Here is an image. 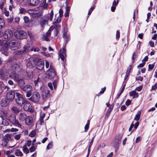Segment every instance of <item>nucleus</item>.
I'll list each match as a JSON object with an SVG mask.
<instances>
[{
	"mask_svg": "<svg viewBox=\"0 0 157 157\" xmlns=\"http://www.w3.org/2000/svg\"><path fill=\"white\" fill-rule=\"evenodd\" d=\"M10 77L11 78L14 79L15 81H17L18 82L19 86L21 89L24 86L25 84L24 79L21 78L19 75L16 74V72L15 74H12L11 75H10Z\"/></svg>",
	"mask_w": 157,
	"mask_h": 157,
	"instance_id": "obj_2",
	"label": "nucleus"
},
{
	"mask_svg": "<svg viewBox=\"0 0 157 157\" xmlns=\"http://www.w3.org/2000/svg\"><path fill=\"white\" fill-rule=\"evenodd\" d=\"M11 109V110L15 113H17L20 111V109L16 106H13L12 107Z\"/></svg>",
	"mask_w": 157,
	"mask_h": 157,
	"instance_id": "obj_26",
	"label": "nucleus"
},
{
	"mask_svg": "<svg viewBox=\"0 0 157 157\" xmlns=\"http://www.w3.org/2000/svg\"><path fill=\"white\" fill-rule=\"evenodd\" d=\"M94 7H91L90 8V9L89 12H88V15H90V14L92 12V11L94 10Z\"/></svg>",
	"mask_w": 157,
	"mask_h": 157,
	"instance_id": "obj_64",
	"label": "nucleus"
},
{
	"mask_svg": "<svg viewBox=\"0 0 157 157\" xmlns=\"http://www.w3.org/2000/svg\"><path fill=\"white\" fill-rule=\"evenodd\" d=\"M6 118L13 124L18 126H21V124L19 123L18 121L16 119V116L14 114H11L10 115H6Z\"/></svg>",
	"mask_w": 157,
	"mask_h": 157,
	"instance_id": "obj_4",
	"label": "nucleus"
},
{
	"mask_svg": "<svg viewBox=\"0 0 157 157\" xmlns=\"http://www.w3.org/2000/svg\"><path fill=\"white\" fill-rule=\"evenodd\" d=\"M27 117V116L25 113H21L19 114L18 118L20 121H25Z\"/></svg>",
	"mask_w": 157,
	"mask_h": 157,
	"instance_id": "obj_20",
	"label": "nucleus"
},
{
	"mask_svg": "<svg viewBox=\"0 0 157 157\" xmlns=\"http://www.w3.org/2000/svg\"><path fill=\"white\" fill-rule=\"evenodd\" d=\"M24 20L25 23H28L29 21V18L27 16H25L24 17Z\"/></svg>",
	"mask_w": 157,
	"mask_h": 157,
	"instance_id": "obj_48",
	"label": "nucleus"
},
{
	"mask_svg": "<svg viewBox=\"0 0 157 157\" xmlns=\"http://www.w3.org/2000/svg\"><path fill=\"white\" fill-rule=\"evenodd\" d=\"M39 50V49L38 47H33L30 49L31 51H34L35 52H38Z\"/></svg>",
	"mask_w": 157,
	"mask_h": 157,
	"instance_id": "obj_43",
	"label": "nucleus"
},
{
	"mask_svg": "<svg viewBox=\"0 0 157 157\" xmlns=\"http://www.w3.org/2000/svg\"><path fill=\"white\" fill-rule=\"evenodd\" d=\"M157 88V83H156L154 86L152 87L151 89V91L154 90Z\"/></svg>",
	"mask_w": 157,
	"mask_h": 157,
	"instance_id": "obj_50",
	"label": "nucleus"
},
{
	"mask_svg": "<svg viewBox=\"0 0 157 157\" xmlns=\"http://www.w3.org/2000/svg\"><path fill=\"white\" fill-rule=\"evenodd\" d=\"M30 49H30V48L29 46H26L24 47V49L23 51H17L16 52V53L18 55L25 54L31 51Z\"/></svg>",
	"mask_w": 157,
	"mask_h": 157,
	"instance_id": "obj_12",
	"label": "nucleus"
},
{
	"mask_svg": "<svg viewBox=\"0 0 157 157\" xmlns=\"http://www.w3.org/2000/svg\"><path fill=\"white\" fill-rule=\"evenodd\" d=\"M24 91L26 92L29 91H32L33 89L32 86L29 85H27L24 86L21 89Z\"/></svg>",
	"mask_w": 157,
	"mask_h": 157,
	"instance_id": "obj_21",
	"label": "nucleus"
},
{
	"mask_svg": "<svg viewBox=\"0 0 157 157\" xmlns=\"http://www.w3.org/2000/svg\"><path fill=\"white\" fill-rule=\"evenodd\" d=\"M129 95L130 96L133 97V98H137L138 97V94L136 91L133 90L129 92Z\"/></svg>",
	"mask_w": 157,
	"mask_h": 157,
	"instance_id": "obj_23",
	"label": "nucleus"
},
{
	"mask_svg": "<svg viewBox=\"0 0 157 157\" xmlns=\"http://www.w3.org/2000/svg\"><path fill=\"white\" fill-rule=\"evenodd\" d=\"M145 64V62H143V63H140L139 65H138V66H137V67H142L144 66Z\"/></svg>",
	"mask_w": 157,
	"mask_h": 157,
	"instance_id": "obj_59",
	"label": "nucleus"
},
{
	"mask_svg": "<svg viewBox=\"0 0 157 157\" xmlns=\"http://www.w3.org/2000/svg\"><path fill=\"white\" fill-rule=\"evenodd\" d=\"M29 4L31 6H35L38 3L37 0H28Z\"/></svg>",
	"mask_w": 157,
	"mask_h": 157,
	"instance_id": "obj_25",
	"label": "nucleus"
},
{
	"mask_svg": "<svg viewBox=\"0 0 157 157\" xmlns=\"http://www.w3.org/2000/svg\"><path fill=\"white\" fill-rule=\"evenodd\" d=\"M40 6L42 7L43 8L46 9L48 7V4L46 3H42L40 4Z\"/></svg>",
	"mask_w": 157,
	"mask_h": 157,
	"instance_id": "obj_44",
	"label": "nucleus"
},
{
	"mask_svg": "<svg viewBox=\"0 0 157 157\" xmlns=\"http://www.w3.org/2000/svg\"><path fill=\"white\" fill-rule=\"evenodd\" d=\"M4 25V20L0 17V29H2Z\"/></svg>",
	"mask_w": 157,
	"mask_h": 157,
	"instance_id": "obj_35",
	"label": "nucleus"
},
{
	"mask_svg": "<svg viewBox=\"0 0 157 157\" xmlns=\"http://www.w3.org/2000/svg\"><path fill=\"white\" fill-rule=\"evenodd\" d=\"M14 35L17 39H24L27 37L26 33L21 30L16 31L14 33Z\"/></svg>",
	"mask_w": 157,
	"mask_h": 157,
	"instance_id": "obj_8",
	"label": "nucleus"
},
{
	"mask_svg": "<svg viewBox=\"0 0 157 157\" xmlns=\"http://www.w3.org/2000/svg\"><path fill=\"white\" fill-rule=\"evenodd\" d=\"M90 121L89 120H88L87 121V124H86V125L85 126V132H86L89 128V124H90Z\"/></svg>",
	"mask_w": 157,
	"mask_h": 157,
	"instance_id": "obj_39",
	"label": "nucleus"
},
{
	"mask_svg": "<svg viewBox=\"0 0 157 157\" xmlns=\"http://www.w3.org/2000/svg\"><path fill=\"white\" fill-rule=\"evenodd\" d=\"M44 124V123L43 120L39 118L36 123V126H37L42 125Z\"/></svg>",
	"mask_w": 157,
	"mask_h": 157,
	"instance_id": "obj_30",
	"label": "nucleus"
},
{
	"mask_svg": "<svg viewBox=\"0 0 157 157\" xmlns=\"http://www.w3.org/2000/svg\"><path fill=\"white\" fill-rule=\"evenodd\" d=\"M24 104V105L23 106V108L26 111H30L31 110L32 106L30 103L25 101Z\"/></svg>",
	"mask_w": 157,
	"mask_h": 157,
	"instance_id": "obj_16",
	"label": "nucleus"
},
{
	"mask_svg": "<svg viewBox=\"0 0 157 157\" xmlns=\"http://www.w3.org/2000/svg\"><path fill=\"white\" fill-rule=\"evenodd\" d=\"M51 65H51H50L48 61H45V67L47 68H48L49 67H50Z\"/></svg>",
	"mask_w": 157,
	"mask_h": 157,
	"instance_id": "obj_58",
	"label": "nucleus"
},
{
	"mask_svg": "<svg viewBox=\"0 0 157 157\" xmlns=\"http://www.w3.org/2000/svg\"><path fill=\"white\" fill-rule=\"evenodd\" d=\"M48 72V75L49 78H52L55 76V72L52 66H50Z\"/></svg>",
	"mask_w": 157,
	"mask_h": 157,
	"instance_id": "obj_11",
	"label": "nucleus"
},
{
	"mask_svg": "<svg viewBox=\"0 0 157 157\" xmlns=\"http://www.w3.org/2000/svg\"><path fill=\"white\" fill-rule=\"evenodd\" d=\"M21 136V135L20 134H19L15 136L14 137L15 140H18L20 138Z\"/></svg>",
	"mask_w": 157,
	"mask_h": 157,
	"instance_id": "obj_47",
	"label": "nucleus"
},
{
	"mask_svg": "<svg viewBox=\"0 0 157 157\" xmlns=\"http://www.w3.org/2000/svg\"><path fill=\"white\" fill-rule=\"evenodd\" d=\"M48 21L45 18L44 19H43L41 20L40 22V26L42 27H44V26L46 24H47Z\"/></svg>",
	"mask_w": 157,
	"mask_h": 157,
	"instance_id": "obj_32",
	"label": "nucleus"
},
{
	"mask_svg": "<svg viewBox=\"0 0 157 157\" xmlns=\"http://www.w3.org/2000/svg\"><path fill=\"white\" fill-rule=\"evenodd\" d=\"M136 80H140V81H142L143 80V78L141 76H139L138 77H136Z\"/></svg>",
	"mask_w": 157,
	"mask_h": 157,
	"instance_id": "obj_55",
	"label": "nucleus"
},
{
	"mask_svg": "<svg viewBox=\"0 0 157 157\" xmlns=\"http://www.w3.org/2000/svg\"><path fill=\"white\" fill-rule=\"evenodd\" d=\"M2 124L6 126H8L9 124V123L6 121L5 119H3V120L2 121Z\"/></svg>",
	"mask_w": 157,
	"mask_h": 157,
	"instance_id": "obj_38",
	"label": "nucleus"
},
{
	"mask_svg": "<svg viewBox=\"0 0 157 157\" xmlns=\"http://www.w3.org/2000/svg\"><path fill=\"white\" fill-rule=\"evenodd\" d=\"M36 147L35 146H32L29 148V151H30L31 152H34L36 150Z\"/></svg>",
	"mask_w": 157,
	"mask_h": 157,
	"instance_id": "obj_40",
	"label": "nucleus"
},
{
	"mask_svg": "<svg viewBox=\"0 0 157 157\" xmlns=\"http://www.w3.org/2000/svg\"><path fill=\"white\" fill-rule=\"evenodd\" d=\"M48 86L51 90H53V87L52 86V84L51 82L48 83Z\"/></svg>",
	"mask_w": 157,
	"mask_h": 157,
	"instance_id": "obj_61",
	"label": "nucleus"
},
{
	"mask_svg": "<svg viewBox=\"0 0 157 157\" xmlns=\"http://www.w3.org/2000/svg\"><path fill=\"white\" fill-rule=\"evenodd\" d=\"M59 15L58 16L61 17L63 16V12L62 10L61 9H60L59 10Z\"/></svg>",
	"mask_w": 157,
	"mask_h": 157,
	"instance_id": "obj_56",
	"label": "nucleus"
},
{
	"mask_svg": "<svg viewBox=\"0 0 157 157\" xmlns=\"http://www.w3.org/2000/svg\"><path fill=\"white\" fill-rule=\"evenodd\" d=\"M39 94L36 91L34 92L32 97L29 99L34 102H37L39 101L40 98Z\"/></svg>",
	"mask_w": 157,
	"mask_h": 157,
	"instance_id": "obj_10",
	"label": "nucleus"
},
{
	"mask_svg": "<svg viewBox=\"0 0 157 157\" xmlns=\"http://www.w3.org/2000/svg\"><path fill=\"white\" fill-rule=\"evenodd\" d=\"M16 71L13 70H6L5 69H0V78L2 79H5L8 75L10 76L12 74H15Z\"/></svg>",
	"mask_w": 157,
	"mask_h": 157,
	"instance_id": "obj_3",
	"label": "nucleus"
},
{
	"mask_svg": "<svg viewBox=\"0 0 157 157\" xmlns=\"http://www.w3.org/2000/svg\"><path fill=\"white\" fill-rule=\"evenodd\" d=\"M40 90L41 92L42 97L43 99L48 97L50 95V91L47 87L42 86L40 87Z\"/></svg>",
	"mask_w": 157,
	"mask_h": 157,
	"instance_id": "obj_6",
	"label": "nucleus"
},
{
	"mask_svg": "<svg viewBox=\"0 0 157 157\" xmlns=\"http://www.w3.org/2000/svg\"><path fill=\"white\" fill-rule=\"evenodd\" d=\"M57 81L56 80H54L53 82V85L55 89H56V88L57 86Z\"/></svg>",
	"mask_w": 157,
	"mask_h": 157,
	"instance_id": "obj_57",
	"label": "nucleus"
},
{
	"mask_svg": "<svg viewBox=\"0 0 157 157\" xmlns=\"http://www.w3.org/2000/svg\"><path fill=\"white\" fill-rule=\"evenodd\" d=\"M141 113L140 111H138V113L136 115L134 118V120L137 121H138L140 118V114Z\"/></svg>",
	"mask_w": 157,
	"mask_h": 157,
	"instance_id": "obj_34",
	"label": "nucleus"
},
{
	"mask_svg": "<svg viewBox=\"0 0 157 157\" xmlns=\"http://www.w3.org/2000/svg\"><path fill=\"white\" fill-rule=\"evenodd\" d=\"M131 101L129 100H127L125 102V105L127 106H128L130 105V104L131 103Z\"/></svg>",
	"mask_w": 157,
	"mask_h": 157,
	"instance_id": "obj_60",
	"label": "nucleus"
},
{
	"mask_svg": "<svg viewBox=\"0 0 157 157\" xmlns=\"http://www.w3.org/2000/svg\"><path fill=\"white\" fill-rule=\"evenodd\" d=\"M66 51L64 48H63L62 50H60L59 53V57L63 61L65 57L66 56Z\"/></svg>",
	"mask_w": 157,
	"mask_h": 157,
	"instance_id": "obj_14",
	"label": "nucleus"
},
{
	"mask_svg": "<svg viewBox=\"0 0 157 157\" xmlns=\"http://www.w3.org/2000/svg\"><path fill=\"white\" fill-rule=\"evenodd\" d=\"M15 93L14 91H9L7 94V98L10 100H13L15 98Z\"/></svg>",
	"mask_w": 157,
	"mask_h": 157,
	"instance_id": "obj_17",
	"label": "nucleus"
},
{
	"mask_svg": "<svg viewBox=\"0 0 157 157\" xmlns=\"http://www.w3.org/2000/svg\"><path fill=\"white\" fill-rule=\"evenodd\" d=\"M16 98L15 99V101L16 103L19 105H22L25 101L22 95L17 92L16 93Z\"/></svg>",
	"mask_w": 157,
	"mask_h": 157,
	"instance_id": "obj_7",
	"label": "nucleus"
},
{
	"mask_svg": "<svg viewBox=\"0 0 157 157\" xmlns=\"http://www.w3.org/2000/svg\"><path fill=\"white\" fill-rule=\"evenodd\" d=\"M123 135L122 133H120L117 134L115 136L114 140L115 144L114 145V146L116 149V151L118 149L119 145L121 142V139Z\"/></svg>",
	"mask_w": 157,
	"mask_h": 157,
	"instance_id": "obj_5",
	"label": "nucleus"
},
{
	"mask_svg": "<svg viewBox=\"0 0 157 157\" xmlns=\"http://www.w3.org/2000/svg\"><path fill=\"white\" fill-rule=\"evenodd\" d=\"M44 62L41 59L38 60L36 63V68L39 70H42L44 68Z\"/></svg>",
	"mask_w": 157,
	"mask_h": 157,
	"instance_id": "obj_15",
	"label": "nucleus"
},
{
	"mask_svg": "<svg viewBox=\"0 0 157 157\" xmlns=\"http://www.w3.org/2000/svg\"><path fill=\"white\" fill-rule=\"evenodd\" d=\"M27 62L26 64V66L29 68H31L34 66L35 64V62L32 58H30L29 59L27 60Z\"/></svg>",
	"mask_w": 157,
	"mask_h": 157,
	"instance_id": "obj_18",
	"label": "nucleus"
},
{
	"mask_svg": "<svg viewBox=\"0 0 157 157\" xmlns=\"http://www.w3.org/2000/svg\"><path fill=\"white\" fill-rule=\"evenodd\" d=\"M132 66H129V67L127 69L126 72V75H128L131 69Z\"/></svg>",
	"mask_w": 157,
	"mask_h": 157,
	"instance_id": "obj_45",
	"label": "nucleus"
},
{
	"mask_svg": "<svg viewBox=\"0 0 157 157\" xmlns=\"http://www.w3.org/2000/svg\"><path fill=\"white\" fill-rule=\"evenodd\" d=\"M15 154L17 156H22L23 155L22 152L18 149L16 150Z\"/></svg>",
	"mask_w": 157,
	"mask_h": 157,
	"instance_id": "obj_28",
	"label": "nucleus"
},
{
	"mask_svg": "<svg viewBox=\"0 0 157 157\" xmlns=\"http://www.w3.org/2000/svg\"><path fill=\"white\" fill-rule=\"evenodd\" d=\"M63 36L64 39L66 41V43H67V41L70 40V35L67 34V31L64 28L63 30Z\"/></svg>",
	"mask_w": 157,
	"mask_h": 157,
	"instance_id": "obj_19",
	"label": "nucleus"
},
{
	"mask_svg": "<svg viewBox=\"0 0 157 157\" xmlns=\"http://www.w3.org/2000/svg\"><path fill=\"white\" fill-rule=\"evenodd\" d=\"M1 105L2 106H5L7 105V103L5 99H2L1 102Z\"/></svg>",
	"mask_w": 157,
	"mask_h": 157,
	"instance_id": "obj_37",
	"label": "nucleus"
},
{
	"mask_svg": "<svg viewBox=\"0 0 157 157\" xmlns=\"http://www.w3.org/2000/svg\"><path fill=\"white\" fill-rule=\"evenodd\" d=\"M31 144V140H28L26 142V145L29 147L30 146Z\"/></svg>",
	"mask_w": 157,
	"mask_h": 157,
	"instance_id": "obj_63",
	"label": "nucleus"
},
{
	"mask_svg": "<svg viewBox=\"0 0 157 157\" xmlns=\"http://www.w3.org/2000/svg\"><path fill=\"white\" fill-rule=\"evenodd\" d=\"M53 146V144L52 142L49 143L47 147V149H49L52 148Z\"/></svg>",
	"mask_w": 157,
	"mask_h": 157,
	"instance_id": "obj_41",
	"label": "nucleus"
},
{
	"mask_svg": "<svg viewBox=\"0 0 157 157\" xmlns=\"http://www.w3.org/2000/svg\"><path fill=\"white\" fill-rule=\"evenodd\" d=\"M36 133L35 131H32L30 133L29 136L32 137H34Z\"/></svg>",
	"mask_w": 157,
	"mask_h": 157,
	"instance_id": "obj_49",
	"label": "nucleus"
},
{
	"mask_svg": "<svg viewBox=\"0 0 157 157\" xmlns=\"http://www.w3.org/2000/svg\"><path fill=\"white\" fill-rule=\"evenodd\" d=\"M154 65L153 64H150L149 65V69L152 70L154 68Z\"/></svg>",
	"mask_w": 157,
	"mask_h": 157,
	"instance_id": "obj_62",
	"label": "nucleus"
},
{
	"mask_svg": "<svg viewBox=\"0 0 157 157\" xmlns=\"http://www.w3.org/2000/svg\"><path fill=\"white\" fill-rule=\"evenodd\" d=\"M25 124L28 126L32 125L33 123V117L30 116H27L25 120Z\"/></svg>",
	"mask_w": 157,
	"mask_h": 157,
	"instance_id": "obj_13",
	"label": "nucleus"
},
{
	"mask_svg": "<svg viewBox=\"0 0 157 157\" xmlns=\"http://www.w3.org/2000/svg\"><path fill=\"white\" fill-rule=\"evenodd\" d=\"M5 0H0V8L2 10L4 6Z\"/></svg>",
	"mask_w": 157,
	"mask_h": 157,
	"instance_id": "obj_36",
	"label": "nucleus"
},
{
	"mask_svg": "<svg viewBox=\"0 0 157 157\" xmlns=\"http://www.w3.org/2000/svg\"><path fill=\"white\" fill-rule=\"evenodd\" d=\"M31 91H26L27 92L26 94V97H27L29 98L31 96V95L32 94V93L31 92Z\"/></svg>",
	"mask_w": 157,
	"mask_h": 157,
	"instance_id": "obj_53",
	"label": "nucleus"
},
{
	"mask_svg": "<svg viewBox=\"0 0 157 157\" xmlns=\"http://www.w3.org/2000/svg\"><path fill=\"white\" fill-rule=\"evenodd\" d=\"M4 153L5 155H6L8 156L10 155V154L11 153V152L9 151H4Z\"/></svg>",
	"mask_w": 157,
	"mask_h": 157,
	"instance_id": "obj_54",
	"label": "nucleus"
},
{
	"mask_svg": "<svg viewBox=\"0 0 157 157\" xmlns=\"http://www.w3.org/2000/svg\"><path fill=\"white\" fill-rule=\"evenodd\" d=\"M22 150L23 152L26 154L29 153V150L27 148L26 144L24 145L22 147Z\"/></svg>",
	"mask_w": 157,
	"mask_h": 157,
	"instance_id": "obj_27",
	"label": "nucleus"
},
{
	"mask_svg": "<svg viewBox=\"0 0 157 157\" xmlns=\"http://www.w3.org/2000/svg\"><path fill=\"white\" fill-rule=\"evenodd\" d=\"M3 14L6 17H8L9 14V12L8 11H7L6 10V7H4V6L2 10Z\"/></svg>",
	"mask_w": 157,
	"mask_h": 157,
	"instance_id": "obj_31",
	"label": "nucleus"
},
{
	"mask_svg": "<svg viewBox=\"0 0 157 157\" xmlns=\"http://www.w3.org/2000/svg\"><path fill=\"white\" fill-rule=\"evenodd\" d=\"M19 13L21 14H25L27 12V10L25 8L20 7L19 9Z\"/></svg>",
	"mask_w": 157,
	"mask_h": 157,
	"instance_id": "obj_33",
	"label": "nucleus"
},
{
	"mask_svg": "<svg viewBox=\"0 0 157 157\" xmlns=\"http://www.w3.org/2000/svg\"><path fill=\"white\" fill-rule=\"evenodd\" d=\"M13 33L10 29L6 30L3 35V38L8 40H11L13 39Z\"/></svg>",
	"mask_w": 157,
	"mask_h": 157,
	"instance_id": "obj_9",
	"label": "nucleus"
},
{
	"mask_svg": "<svg viewBox=\"0 0 157 157\" xmlns=\"http://www.w3.org/2000/svg\"><path fill=\"white\" fill-rule=\"evenodd\" d=\"M11 135L9 134H7L3 137V140L6 143H7L9 140L11 139Z\"/></svg>",
	"mask_w": 157,
	"mask_h": 157,
	"instance_id": "obj_22",
	"label": "nucleus"
},
{
	"mask_svg": "<svg viewBox=\"0 0 157 157\" xmlns=\"http://www.w3.org/2000/svg\"><path fill=\"white\" fill-rule=\"evenodd\" d=\"M53 16V11L52 10L51 11L50 14H49V16H48L46 18H45L46 19H47V20L48 21V20H50V21H51L52 20V18Z\"/></svg>",
	"mask_w": 157,
	"mask_h": 157,
	"instance_id": "obj_29",
	"label": "nucleus"
},
{
	"mask_svg": "<svg viewBox=\"0 0 157 157\" xmlns=\"http://www.w3.org/2000/svg\"><path fill=\"white\" fill-rule=\"evenodd\" d=\"M57 15H56L55 17V18L54 20V22L53 23V24H56L57 23H59L61 21V17L58 16L57 17L56 16Z\"/></svg>",
	"mask_w": 157,
	"mask_h": 157,
	"instance_id": "obj_24",
	"label": "nucleus"
},
{
	"mask_svg": "<svg viewBox=\"0 0 157 157\" xmlns=\"http://www.w3.org/2000/svg\"><path fill=\"white\" fill-rule=\"evenodd\" d=\"M51 30L50 29H49L48 31V32L46 33L45 37H48L51 34Z\"/></svg>",
	"mask_w": 157,
	"mask_h": 157,
	"instance_id": "obj_51",
	"label": "nucleus"
},
{
	"mask_svg": "<svg viewBox=\"0 0 157 157\" xmlns=\"http://www.w3.org/2000/svg\"><path fill=\"white\" fill-rule=\"evenodd\" d=\"M45 113H41L40 114V119L43 120L44 118L45 117Z\"/></svg>",
	"mask_w": 157,
	"mask_h": 157,
	"instance_id": "obj_52",
	"label": "nucleus"
},
{
	"mask_svg": "<svg viewBox=\"0 0 157 157\" xmlns=\"http://www.w3.org/2000/svg\"><path fill=\"white\" fill-rule=\"evenodd\" d=\"M13 17H11L7 19L6 21L8 23H11L13 22Z\"/></svg>",
	"mask_w": 157,
	"mask_h": 157,
	"instance_id": "obj_46",
	"label": "nucleus"
},
{
	"mask_svg": "<svg viewBox=\"0 0 157 157\" xmlns=\"http://www.w3.org/2000/svg\"><path fill=\"white\" fill-rule=\"evenodd\" d=\"M0 45L2 47V49L6 51L9 47L12 50L17 49L20 46V42L19 41L11 40L9 43L6 40H0Z\"/></svg>",
	"mask_w": 157,
	"mask_h": 157,
	"instance_id": "obj_1",
	"label": "nucleus"
},
{
	"mask_svg": "<svg viewBox=\"0 0 157 157\" xmlns=\"http://www.w3.org/2000/svg\"><path fill=\"white\" fill-rule=\"evenodd\" d=\"M59 23H57L56 24H53V25L54 27L57 30L59 29L60 27V25L59 24Z\"/></svg>",
	"mask_w": 157,
	"mask_h": 157,
	"instance_id": "obj_42",
	"label": "nucleus"
}]
</instances>
